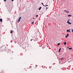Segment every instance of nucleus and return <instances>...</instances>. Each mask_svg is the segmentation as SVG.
Listing matches in <instances>:
<instances>
[{
	"mask_svg": "<svg viewBox=\"0 0 73 73\" xmlns=\"http://www.w3.org/2000/svg\"><path fill=\"white\" fill-rule=\"evenodd\" d=\"M41 4H42V5H43V6H44V7H45V5H44V4H43V3H41Z\"/></svg>",
	"mask_w": 73,
	"mask_h": 73,
	"instance_id": "f8f14e48",
	"label": "nucleus"
},
{
	"mask_svg": "<svg viewBox=\"0 0 73 73\" xmlns=\"http://www.w3.org/2000/svg\"><path fill=\"white\" fill-rule=\"evenodd\" d=\"M13 31L11 30L10 32V33H11V34L13 33Z\"/></svg>",
	"mask_w": 73,
	"mask_h": 73,
	"instance_id": "0eeeda50",
	"label": "nucleus"
},
{
	"mask_svg": "<svg viewBox=\"0 0 73 73\" xmlns=\"http://www.w3.org/2000/svg\"><path fill=\"white\" fill-rule=\"evenodd\" d=\"M0 21H1V22H2V21H3V19H0Z\"/></svg>",
	"mask_w": 73,
	"mask_h": 73,
	"instance_id": "6e6552de",
	"label": "nucleus"
},
{
	"mask_svg": "<svg viewBox=\"0 0 73 73\" xmlns=\"http://www.w3.org/2000/svg\"><path fill=\"white\" fill-rule=\"evenodd\" d=\"M14 1V0H12V1Z\"/></svg>",
	"mask_w": 73,
	"mask_h": 73,
	"instance_id": "a878e982",
	"label": "nucleus"
},
{
	"mask_svg": "<svg viewBox=\"0 0 73 73\" xmlns=\"http://www.w3.org/2000/svg\"><path fill=\"white\" fill-rule=\"evenodd\" d=\"M33 19H35V18H34Z\"/></svg>",
	"mask_w": 73,
	"mask_h": 73,
	"instance_id": "c756f323",
	"label": "nucleus"
},
{
	"mask_svg": "<svg viewBox=\"0 0 73 73\" xmlns=\"http://www.w3.org/2000/svg\"><path fill=\"white\" fill-rule=\"evenodd\" d=\"M71 16H72V15H68V17H71Z\"/></svg>",
	"mask_w": 73,
	"mask_h": 73,
	"instance_id": "1a4fd4ad",
	"label": "nucleus"
},
{
	"mask_svg": "<svg viewBox=\"0 0 73 73\" xmlns=\"http://www.w3.org/2000/svg\"><path fill=\"white\" fill-rule=\"evenodd\" d=\"M48 6V5H46L45 6V7H46V6Z\"/></svg>",
	"mask_w": 73,
	"mask_h": 73,
	"instance_id": "412c9836",
	"label": "nucleus"
},
{
	"mask_svg": "<svg viewBox=\"0 0 73 73\" xmlns=\"http://www.w3.org/2000/svg\"><path fill=\"white\" fill-rule=\"evenodd\" d=\"M67 23L70 25H71V24H72V23H70V22L69 21H67Z\"/></svg>",
	"mask_w": 73,
	"mask_h": 73,
	"instance_id": "f257e3e1",
	"label": "nucleus"
},
{
	"mask_svg": "<svg viewBox=\"0 0 73 73\" xmlns=\"http://www.w3.org/2000/svg\"><path fill=\"white\" fill-rule=\"evenodd\" d=\"M64 0V1L65 0Z\"/></svg>",
	"mask_w": 73,
	"mask_h": 73,
	"instance_id": "2f4dec72",
	"label": "nucleus"
},
{
	"mask_svg": "<svg viewBox=\"0 0 73 73\" xmlns=\"http://www.w3.org/2000/svg\"><path fill=\"white\" fill-rule=\"evenodd\" d=\"M38 15H36V17H38Z\"/></svg>",
	"mask_w": 73,
	"mask_h": 73,
	"instance_id": "f3484780",
	"label": "nucleus"
},
{
	"mask_svg": "<svg viewBox=\"0 0 73 73\" xmlns=\"http://www.w3.org/2000/svg\"><path fill=\"white\" fill-rule=\"evenodd\" d=\"M63 59V58H61L60 59V60H62Z\"/></svg>",
	"mask_w": 73,
	"mask_h": 73,
	"instance_id": "4be33fe9",
	"label": "nucleus"
},
{
	"mask_svg": "<svg viewBox=\"0 0 73 73\" xmlns=\"http://www.w3.org/2000/svg\"><path fill=\"white\" fill-rule=\"evenodd\" d=\"M42 8V7H40V8H38V9H39V10H41V9Z\"/></svg>",
	"mask_w": 73,
	"mask_h": 73,
	"instance_id": "9d476101",
	"label": "nucleus"
},
{
	"mask_svg": "<svg viewBox=\"0 0 73 73\" xmlns=\"http://www.w3.org/2000/svg\"><path fill=\"white\" fill-rule=\"evenodd\" d=\"M48 9V7H46V9Z\"/></svg>",
	"mask_w": 73,
	"mask_h": 73,
	"instance_id": "5701e85b",
	"label": "nucleus"
},
{
	"mask_svg": "<svg viewBox=\"0 0 73 73\" xmlns=\"http://www.w3.org/2000/svg\"><path fill=\"white\" fill-rule=\"evenodd\" d=\"M34 23H35V21L33 20L31 21V23L32 24H33Z\"/></svg>",
	"mask_w": 73,
	"mask_h": 73,
	"instance_id": "f03ea898",
	"label": "nucleus"
},
{
	"mask_svg": "<svg viewBox=\"0 0 73 73\" xmlns=\"http://www.w3.org/2000/svg\"><path fill=\"white\" fill-rule=\"evenodd\" d=\"M64 12H66V13H69V11H67L66 10H64Z\"/></svg>",
	"mask_w": 73,
	"mask_h": 73,
	"instance_id": "20e7f679",
	"label": "nucleus"
},
{
	"mask_svg": "<svg viewBox=\"0 0 73 73\" xmlns=\"http://www.w3.org/2000/svg\"><path fill=\"white\" fill-rule=\"evenodd\" d=\"M64 45H66V42H64Z\"/></svg>",
	"mask_w": 73,
	"mask_h": 73,
	"instance_id": "ddd939ff",
	"label": "nucleus"
},
{
	"mask_svg": "<svg viewBox=\"0 0 73 73\" xmlns=\"http://www.w3.org/2000/svg\"><path fill=\"white\" fill-rule=\"evenodd\" d=\"M11 49H9L8 50V52H9V53H11Z\"/></svg>",
	"mask_w": 73,
	"mask_h": 73,
	"instance_id": "39448f33",
	"label": "nucleus"
},
{
	"mask_svg": "<svg viewBox=\"0 0 73 73\" xmlns=\"http://www.w3.org/2000/svg\"><path fill=\"white\" fill-rule=\"evenodd\" d=\"M18 23H19V19L18 20Z\"/></svg>",
	"mask_w": 73,
	"mask_h": 73,
	"instance_id": "bb28decb",
	"label": "nucleus"
},
{
	"mask_svg": "<svg viewBox=\"0 0 73 73\" xmlns=\"http://www.w3.org/2000/svg\"><path fill=\"white\" fill-rule=\"evenodd\" d=\"M67 36L68 37V36H69V34H67Z\"/></svg>",
	"mask_w": 73,
	"mask_h": 73,
	"instance_id": "2eb2a0df",
	"label": "nucleus"
},
{
	"mask_svg": "<svg viewBox=\"0 0 73 73\" xmlns=\"http://www.w3.org/2000/svg\"><path fill=\"white\" fill-rule=\"evenodd\" d=\"M72 32H73V29H72Z\"/></svg>",
	"mask_w": 73,
	"mask_h": 73,
	"instance_id": "b1692460",
	"label": "nucleus"
},
{
	"mask_svg": "<svg viewBox=\"0 0 73 73\" xmlns=\"http://www.w3.org/2000/svg\"><path fill=\"white\" fill-rule=\"evenodd\" d=\"M68 37V36H67L66 35V38H67Z\"/></svg>",
	"mask_w": 73,
	"mask_h": 73,
	"instance_id": "6ab92c4d",
	"label": "nucleus"
},
{
	"mask_svg": "<svg viewBox=\"0 0 73 73\" xmlns=\"http://www.w3.org/2000/svg\"><path fill=\"white\" fill-rule=\"evenodd\" d=\"M3 71H4V70H3V71H2L1 72V73H3Z\"/></svg>",
	"mask_w": 73,
	"mask_h": 73,
	"instance_id": "4468645a",
	"label": "nucleus"
},
{
	"mask_svg": "<svg viewBox=\"0 0 73 73\" xmlns=\"http://www.w3.org/2000/svg\"><path fill=\"white\" fill-rule=\"evenodd\" d=\"M21 17H19V22H20V20H21Z\"/></svg>",
	"mask_w": 73,
	"mask_h": 73,
	"instance_id": "7ed1b4c3",
	"label": "nucleus"
},
{
	"mask_svg": "<svg viewBox=\"0 0 73 73\" xmlns=\"http://www.w3.org/2000/svg\"><path fill=\"white\" fill-rule=\"evenodd\" d=\"M66 31L67 32H70V31L69 30H67Z\"/></svg>",
	"mask_w": 73,
	"mask_h": 73,
	"instance_id": "423d86ee",
	"label": "nucleus"
},
{
	"mask_svg": "<svg viewBox=\"0 0 73 73\" xmlns=\"http://www.w3.org/2000/svg\"><path fill=\"white\" fill-rule=\"evenodd\" d=\"M60 50H61V48H60L59 49V50L58 51V52H60Z\"/></svg>",
	"mask_w": 73,
	"mask_h": 73,
	"instance_id": "9b49d317",
	"label": "nucleus"
},
{
	"mask_svg": "<svg viewBox=\"0 0 73 73\" xmlns=\"http://www.w3.org/2000/svg\"><path fill=\"white\" fill-rule=\"evenodd\" d=\"M67 48H68V49H69V47H67Z\"/></svg>",
	"mask_w": 73,
	"mask_h": 73,
	"instance_id": "cd10ccee",
	"label": "nucleus"
},
{
	"mask_svg": "<svg viewBox=\"0 0 73 73\" xmlns=\"http://www.w3.org/2000/svg\"><path fill=\"white\" fill-rule=\"evenodd\" d=\"M68 49H72V48H68Z\"/></svg>",
	"mask_w": 73,
	"mask_h": 73,
	"instance_id": "a211bd4d",
	"label": "nucleus"
},
{
	"mask_svg": "<svg viewBox=\"0 0 73 73\" xmlns=\"http://www.w3.org/2000/svg\"><path fill=\"white\" fill-rule=\"evenodd\" d=\"M26 70H25V71H26Z\"/></svg>",
	"mask_w": 73,
	"mask_h": 73,
	"instance_id": "7c9ffc66",
	"label": "nucleus"
},
{
	"mask_svg": "<svg viewBox=\"0 0 73 73\" xmlns=\"http://www.w3.org/2000/svg\"><path fill=\"white\" fill-rule=\"evenodd\" d=\"M4 1L5 2L7 1V0H4Z\"/></svg>",
	"mask_w": 73,
	"mask_h": 73,
	"instance_id": "aec40b11",
	"label": "nucleus"
},
{
	"mask_svg": "<svg viewBox=\"0 0 73 73\" xmlns=\"http://www.w3.org/2000/svg\"><path fill=\"white\" fill-rule=\"evenodd\" d=\"M60 45V43H58L57 44V45Z\"/></svg>",
	"mask_w": 73,
	"mask_h": 73,
	"instance_id": "dca6fc26",
	"label": "nucleus"
},
{
	"mask_svg": "<svg viewBox=\"0 0 73 73\" xmlns=\"http://www.w3.org/2000/svg\"><path fill=\"white\" fill-rule=\"evenodd\" d=\"M33 40V39H31V41H32Z\"/></svg>",
	"mask_w": 73,
	"mask_h": 73,
	"instance_id": "393cba45",
	"label": "nucleus"
},
{
	"mask_svg": "<svg viewBox=\"0 0 73 73\" xmlns=\"http://www.w3.org/2000/svg\"><path fill=\"white\" fill-rule=\"evenodd\" d=\"M53 0V1H54V0Z\"/></svg>",
	"mask_w": 73,
	"mask_h": 73,
	"instance_id": "c85d7f7f",
	"label": "nucleus"
}]
</instances>
